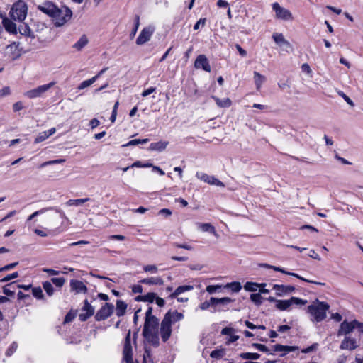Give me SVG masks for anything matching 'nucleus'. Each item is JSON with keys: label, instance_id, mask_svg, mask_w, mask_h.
Listing matches in <instances>:
<instances>
[{"label": "nucleus", "instance_id": "f257e3e1", "mask_svg": "<svg viewBox=\"0 0 363 363\" xmlns=\"http://www.w3.org/2000/svg\"><path fill=\"white\" fill-rule=\"evenodd\" d=\"M38 9L50 16L56 27L64 26L71 20L72 16V11L69 8L65 6L58 8L50 1L38 5Z\"/></svg>", "mask_w": 363, "mask_h": 363}, {"label": "nucleus", "instance_id": "f03ea898", "mask_svg": "<svg viewBox=\"0 0 363 363\" xmlns=\"http://www.w3.org/2000/svg\"><path fill=\"white\" fill-rule=\"evenodd\" d=\"M152 308L149 307L145 313V321L143 330L144 337L152 345L158 346V325L159 320L152 315Z\"/></svg>", "mask_w": 363, "mask_h": 363}, {"label": "nucleus", "instance_id": "7ed1b4c3", "mask_svg": "<svg viewBox=\"0 0 363 363\" xmlns=\"http://www.w3.org/2000/svg\"><path fill=\"white\" fill-rule=\"evenodd\" d=\"M329 307L328 303L317 300L308 306V313L313 318L315 321L321 322L326 318Z\"/></svg>", "mask_w": 363, "mask_h": 363}, {"label": "nucleus", "instance_id": "20e7f679", "mask_svg": "<svg viewBox=\"0 0 363 363\" xmlns=\"http://www.w3.org/2000/svg\"><path fill=\"white\" fill-rule=\"evenodd\" d=\"M28 8L26 3L23 1H18L14 4L11 9V17L18 21H23L27 15Z\"/></svg>", "mask_w": 363, "mask_h": 363}, {"label": "nucleus", "instance_id": "39448f33", "mask_svg": "<svg viewBox=\"0 0 363 363\" xmlns=\"http://www.w3.org/2000/svg\"><path fill=\"white\" fill-rule=\"evenodd\" d=\"M306 300L301 299L298 297H291L288 300H278L277 301L276 308L280 311L288 310L292 305H305Z\"/></svg>", "mask_w": 363, "mask_h": 363}, {"label": "nucleus", "instance_id": "423d86ee", "mask_svg": "<svg viewBox=\"0 0 363 363\" xmlns=\"http://www.w3.org/2000/svg\"><path fill=\"white\" fill-rule=\"evenodd\" d=\"M55 82H52L47 84L38 86L35 89L27 91L24 93V96L28 99H35L42 96L47 91L55 85Z\"/></svg>", "mask_w": 363, "mask_h": 363}, {"label": "nucleus", "instance_id": "0eeeda50", "mask_svg": "<svg viewBox=\"0 0 363 363\" xmlns=\"http://www.w3.org/2000/svg\"><path fill=\"white\" fill-rule=\"evenodd\" d=\"M272 9L274 11L275 16L278 19L283 21H292L294 19L291 11L281 7L277 2L272 4Z\"/></svg>", "mask_w": 363, "mask_h": 363}, {"label": "nucleus", "instance_id": "6e6552de", "mask_svg": "<svg viewBox=\"0 0 363 363\" xmlns=\"http://www.w3.org/2000/svg\"><path fill=\"white\" fill-rule=\"evenodd\" d=\"M360 323L356 320H354L351 322L343 321L340 324V329L338 330L337 335L339 336L342 335H348L352 333L354 329L359 330Z\"/></svg>", "mask_w": 363, "mask_h": 363}, {"label": "nucleus", "instance_id": "1a4fd4ad", "mask_svg": "<svg viewBox=\"0 0 363 363\" xmlns=\"http://www.w3.org/2000/svg\"><path fill=\"white\" fill-rule=\"evenodd\" d=\"M123 360L125 363H134L132 357V346L130 343V331H129L125 337L123 345Z\"/></svg>", "mask_w": 363, "mask_h": 363}, {"label": "nucleus", "instance_id": "9d476101", "mask_svg": "<svg viewBox=\"0 0 363 363\" xmlns=\"http://www.w3.org/2000/svg\"><path fill=\"white\" fill-rule=\"evenodd\" d=\"M113 312V305L112 303H106L100 309L97 311L95 319L97 321L104 320L108 318Z\"/></svg>", "mask_w": 363, "mask_h": 363}, {"label": "nucleus", "instance_id": "9b49d317", "mask_svg": "<svg viewBox=\"0 0 363 363\" xmlns=\"http://www.w3.org/2000/svg\"><path fill=\"white\" fill-rule=\"evenodd\" d=\"M155 31V28L152 26H147L144 28L140 33L138 37L136 39L137 45H143L149 41Z\"/></svg>", "mask_w": 363, "mask_h": 363}, {"label": "nucleus", "instance_id": "f8f14e48", "mask_svg": "<svg viewBox=\"0 0 363 363\" xmlns=\"http://www.w3.org/2000/svg\"><path fill=\"white\" fill-rule=\"evenodd\" d=\"M172 325L167 318H164L160 326V335L163 342H166L172 334Z\"/></svg>", "mask_w": 363, "mask_h": 363}, {"label": "nucleus", "instance_id": "ddd939ff", "mask_svg": "<svg viewBox=\"0 0 363 363\" xmlns=\"http://www.w3.org/2000/svg\"><path fill=\"white\" fill-rule=\"evenodd\" d=\"M234 300L229 297L216 298L214 308L217 311H227L229 310V305L233 303Z\"/></svg>", "mask_w": 363, "mask_h": 363}, {"label": "nucleus", "instance_id": "4468645a", "mask_svg": "<svg viewBox=\"0 0 363 363\" xmlns=\"http://www.w3.org/2000/svg\"><path fill=\"white\" fill-rule=\"evenodd\" d=\"M272 289L275 291L277 296L282 297L293 293L296 289L290 285L274 284Z\"/></svg>", "mask_w": 363, "mask_h": 363}, {"label": "nucleus", "instance_id": "2eb2a0df", "mask_svg": "<svg viewBox=\"0 0 363 363\" xmlns=\"http://www.w3.org/2000/svg\"><path fill=\"white\" fill-rule=\"evenodd\" d=\"M194 67L196 69H203L207 72H210L211 70L208 60L204 55H199L196 57L194 62Z\"/></svg>", "mask_w": 363, "mask_h": 363}, {"label": "nucleus", "instance_id": "dca6fc26", "mask_svg": "<svg viewBox=\"0 0 363 363\" xmlns=\"http://www.w3.org/2000/svg\"><path fill=\"white\" fill-rule=\"evenodd\" d=\"M358 346L359 345L354 338H352L350 336H346L342 341L340 348L341 350H353L357 348Z\"/></svg>", "mask_w": 363, "mask_h": 363}, {"label": "nucleus", "instance_id": "f3484780", "mask_svg": "<svg viewBox=\"0 0 363 363\" xmlns=\"http://www.w3.org/2000/svg\"><path fill=\"white\" fill-rule=\"evenodd\" d=\"M82 311L85 312V313H81L79 315V318L81 321L86 320L89 317H91L94 313V307L89 304L87 300L84 301V304L82 308Z\"/></svg>", "mask_w": 363, "mask_h": 363}, {"label": "nucleus", "instance_id": "a211bd4d", "mask_svg": "<svg viewBox=\"0 0 363 363\" xmlns=\"http://www.w3.org/2000/svg\"><path fill=\"white\" fill-rule=\"evenodd\" d=\"M70 289L76 294H86L87 292L86 286L81 281L72 279L70 281Z\"/></svg>", "mask_w": 363, "mask_h": 363}, {"label": "nucleus", "instance_id": "6ab92c4d", "mask_svg": "<svg viewBox=\"0 0 363 363\" xmlns=\"http://www.w3.org/2000/svg\"><path fill=\"white\" fill-rule=\"evenodd\" d=\"M272 38L275 43L279 46H285L286 48H291V43L286 40L282 33H274Z\"/></svg>", "mask_w": 363, "mask_h": 363}, {"label": "nucleus", "instance_id": "aec40b11", "mask_svg": "<svg viewBox=\"0 0 363 363\" xmlns=\"http://www.w3.org/2000/svg\"><path fill=\"white\" fill-rule=\"evenodd\" d=\"M298 350V347L296 346H285L281 345H275L273 346V351L274 352H283L281 354V357L286 355L287 353L290 352H294Z\"/></svg>", "mask_w": 363, "mask_h": 363}, {"label": "nucleus", "instance_id": "412c9836", "mask_svg": "<svg viewBox=\"0 0 363 363\" xmlns=\"http://www.w3.org/2000/svg\"><path fill=\"white\" fill-rule=\"evenodd\" d=\"M169 143L164 140H160L156 143H152L149 146V150L162 152L166 149Z\"/></svg>", "mask_w": 363, "mask_h": 363}, {"label": "nucleus", "instance_id": "4be33fe9", "mask_svg": "<svg viewBox=\"0 0 363 363\" xmlns=\"http://www.w3.org/2000/svg\"><path fill=\"white\" fill-rule=\"evenodd\" d=\"M253 75H254L253 78H254V82H255V84L256 86V89L257 91H259L262 84L266 81V77H265V76L261 74L260 73H259L258 72H256V71H255L253 72Z\"/></svg>", "mask_w": 363, "mask_h": 363}, {"label": "nucleus", "instance_id": "5701e85b", "mask_svg": "<svg viewBox=\"0 0 363 363\" xmlns=\"http://www.w3.org/2000/svg\"><path fill=\"white\" fill-rule=\"evenodd\" d=\"M140 283L147 285H162L164 281L160 277L145 278L140 281Z\"/></svg>", "mask_w": 363, "mask_h": 363}, {"label": "nucleus", "instance_id": "b1692460", "mask_svg": "<svg viewBox=\"0 0 363 363\" xmlns=\"http://www.w3.org/2000/svg\"><path fill=\"white\" fill-rule=\"evenodd\" d=\"M164 318H167L169 320H170L171 323L174 324V323L179 321L184 318V315L182 313H179L175 311L172 313L168 312Z\"/></svg>", "mask_w": 363, "mask_h": 363}, {"label": "nucleus", "instance_id": "393cba45", "mask_svg": "<svg viewBox=\"0 0 363 363\" xmlns=\"http://www.w3.org/2000/svg\"><path fill=\"white\" fill-rule=\"evenodd\" d=\"M126 308L127 304L125 302L121 300L116 301V313L117 316H123L125 313Z\"/></svg>", "mask_w": 363, "mask_h": 363}, {"label": "nucleus", "instance_id": "a878e982", "mask_svg": "<svg viewBox=\"0 0 363 363\" xmlns=\"http://www.w3.org/2000/svg\"><path fill=\"white\" fill-rule=\"evenodd\" d=\"M199 229L203 232H209L216 237H218V234L215 230V228L210 223H198Z\"/></svg>", "mask_w": 363, "mask_h": 363}, {"label": "nucleus", "instance_id": "bb28decb", "mask_svg": "<svg viewBox=\"0 0 363 363\" xmlns=\"http://www.w3.org/2000/svg\"><path fill=\"white\" fill-rule=\"evenodd\" d=\"M266 285L267 284L265 283L257 284L255 282L248 281L244 285V289L247 291H256L257 290L259 289V287L266 286Z\"/></svg>", "mask_w": 363, "mask_h": 363}, {"label": "nucleus", "instance_id": "cd10ccee", "mask_svg": "<svg viewBox=\"0 0 363 363\" xmlns=\"http://www.w3.org/2000/svg\"><path fill=\"white\" fill-rule=\"evenodd\" d=\"M88 38L85 35H83L74 44L73 48L77 50H81L88 44Z\"/></svg>", "mask_w": 363, "mask_h": 363}, {"label": "nucleus", "instance_id": "c85d7f7f", "mask_svg": "<svg viewBox=\"0 0 363 363\" xmlns=\"http://www.w3.org/2000/svg\"><path fill=\"white\" fill-rule=\"evenodd\" d=\"M213 99L215 100L216 104L221 108H228L230 107L232 104V101L229 98H225L220 99L216 96H213Z\"/></svg>", "mask_w": 363, "mask_h": 363}, {"label": "nucleus", "instance_id": "c756f323", "mask_svg": "<svg viewBox=\"0 0 363 363\" xmlns=\"http://www.w3.org/2000/svg\"><path fill=\"white\" fill-rule=\"evenodd\" d=\"M193 289V286L191 285L180 286L176 289V290L170 295L171 298H176L179 294Z\"/></svg>", "mask_w": 363, "mask_h": 363}, {"label": "nucleus", "instance_id": "7c9ffc66", "mask_svg": "<svg viewBox=\"0 0 363 363\" xmlns=\"http://www.w3.org/2000/svg\"><path fill=\"white\" fill-rule=\"evenodd\" d=\"M89 198H84V199H69L65 203L67 206H81L83 203L90 201Z\"/></svg>", "mask_w": 363, "mask_h": 363}, {"label": "nucleus", "instance_id": "2f4dec72", "mask_svg": "<svg viewBox=\"0 0 363 363\" xmlns=\"http://www.w3.org/2000/svg\"><path fill=\"white\" fill-rule=\"evenodd\" d=\"M156 298V294L155 293H148L144 296H140L136 298L137 301H142L148 303H152Z\"/></svg>", "mask_w": 363, "mask_h": 363}, {"label": "nucleus", "instance_id": "473e14b6", "mask_svg": "<svg viewBox=\"0 0 363 363\" xmlns=\"http://www.w3.org/2000/svg\"><path fill=\"white\" fill-rule=\"evenodd\" d=\"M16 284L15 282L7 284L3 288V292L5 295L12 296L15 294V287Z\"/></svg>", "mask_w": 363, "mask_h": 363}, {"label": "nucleus", "instance_id": "72a5a7b5", "mask_svg": "<svg viewBox=\"0 0 363 363\" xmlns=\"http://www.w3.org/2000/svg\"><path fill=\"white\" fill-rule=\"evenodd\" d=\"M3 24L5 29L10 33H15L16 31V26L11 20L7 18L3 20Z\"/></svg>", "mask_w": 363, "mask_h": 363}, {"label": "nucleus", "instance_id": "f704fd0d", "mask_svg": "<svg viewBox=\"0 0 363 363\" xmlns=\"http://www.w3.org/2000/svg\"><path fill=\"white\" fill-rule=\"evenodd\" d=\"M223 288L229 289L233 292L237 293L241 290L242 286L240 282L234 281V282L227 284L226 285H225L223 286Z\"/></svg>", "mask_w": 363, "mask_h": 363}, {"label": "nucleus", "instance_id": "c9c22d12", "mask_svg": "<svg viewBox=\"0 0 363 363\" xmlns=\"http://www.w3.org/2000/svg\"><path fill=\"white\" fill-rule=\"evenodd\" d=\"M215 297H211L208 301H206L199 305V308L202 311L208 309L210 307L215 306Z\"/></svg>", "mask_w": 363, "mask_h": 363}, {"label": "nucleus", "instance_id": "e433bc0d", "mask_svg": "<svg viewBox=\"0 0 363 363\" xmlns=\"http://www.w3.org/2000/svg\"><path fill=\"white\" fill-rule=\"evenodd\" d=\"M52 209H54L53 206H50V207H47V208H43L38 211H36L28 216V218H27V222L31 220L37 216L42 215V214L46 213L47 211L52 210Z\"/></svg>", "mask_w": 363, "mask_h": 363}, {"label": "nucleus", "instance_id": "4c0bfd02", "mask_svg": "<svg viewBox=\"0 0 363 363\" xmlns=\"http://www.w3.org/2000/svg\"><path fill=\"white\" fill-rule=\"evenodd\" d=\"M97 79H98V76H94L89 79L82 82L78 86V89L82 90V89H84L91 86L92 84H94L97 80Z\"/></svg>", "mask_w": 363, "mask_h": 363}, {"label": "nucleus", "instance_id": "58836bf2", "mask_svg": "<svg viewBox=\"0 0 363 363\" xmlns=\"http://www.w3.org/2000/svg\"><path fill=\"white\" fill-rule=\"evenodd\" d=\"M240 357L243 359H258L260 357L259 354L252 352H244L240 354Z\"/></svg>", "mask_w": 363, "mask_h": 363}, {"label": "nucleus", "instance_id": "ea45409f", "mask_svg": "<svg viewBox=\"0 0 363 363\" xmlns=\"http://www.w3.org/2000/svg\"><path fill=\"white\" fill-rule=\"evenodd\" d=\"M149 141V139L145 138V139H133L130 140L126 144L123 145V147H128V146H133L137 145L139 144H145Z\"/></svg>", "mask_w": 363, "mask_h": 363}, {"label": "nucleus", "instance_id": "a19ab883", "mask_svg": "<svg viewBox=\"0 0 363 363\" xmlns=\"http://www.w3.org/2000/svg\"><path fill=\"white\" fill-rule=\"evenodd\" d=\"M43 289L45 290V291L46 292V294L49 296H51L53 295V294H54V288L52 286V283H50L49 281L43 282Z\"/></svg>", "mask_w": 363, "mask_h": 363}, {"label": "nucleus", "instance_id": "79ce46f5", "mask_svg": "<svg viewBox=\"0 0 363 363\" xmlns=\"http://www.w3.org/2000/svg\"><path fill=\"white\" fill-rule=\"evenodd\" d=\"M250 298V300L257 306L261 305L262 303L263 298L259 293L252 294Z\"/></svg>", "mask_w": 363, "mask_h": 363}, {"label": "nucleus", "instance_id": "37998d69", "mask_svg": "<svg viewBox=\"0 0 363 363\" xmlns=\"http://www.w3.org/2000/svg\"><path fill=\"white\" fill-rule=\"evenodd\" d=\"M65 162V159H57V160H50V161H47V162H45L43 163H42L40 165V168H43V167H45L48 165H52V164H61V163H63Z\"/></svg>", "mask_w": 363, "mask_h": 363}, {"label": "nucleus", "instance_id": "c03bdc74", "mask_svg": "<svg viewBox=\"0 0 363 363\" xmlns=\"http://www.w3.org/2000/svg\"><path fill=\"white\" fill-rule=\"evenodd\" d=\"M32 294L34 297L38 299H43L44 298V295L43 294V290L40 287H35L32 289Z\"/></svg>", "mask_w": 363, "mask_h": 363}, {"label": "nucleus", "instance_id": "a18cd8bd", "mask_svg": "<svg viewBox=\"0 0 363 363\" xmlns=\"http://www.w3.org/2000/svg\"><path fill=\"white\" fill-rule=\"evenodd\" d=\"M143 270L145 272L155 274L158 272V268L155 264H148L143 267Z\"/></svg>", "mask_w": 363, "mask_h": 363}, {"label": "nucleus", "instance_id": "49530a36", "mask_svg": "<svg viewBox=\"0 0 363 363\" xmlns=\"http://www.w3.org/2000/svg\"><path fill=\"white\" fill-rule=\"evenodd\" d=\"M208 184H211V185H214V186H220V187H224L225 186L224 184L222 182H220V180H218L217 178H216L213 176H211V177L209 179V182H208Z\"/></svg>", "mask_w": 363, "mask_h": 363}, {"label": "nucleus", "instance_id": "de8ad7c7", "mask_svg": "<svg viewBox=\"0 0 363 363\" xmlns=\"http://www.w3.org/2000/svg\"><path fill=\"white\" fill-rule=\"evenodd\" d=\"M222 286L221 285H208L206 286V291L210 294H213L214 293H216L218 290L222 289Z\"/></svg>", "mask_w": 363, "mask_h": 363}, {"label": "nucleus", "instance_id": "09e8293b", "mask_svg": "<svg viewBox=\"0 0 363 363\" xmlns=\"http://www.w3.org/2000/svg\"><path fill=\"white\" fill-rule=\"evenodd\" d=\"M196 177L199 179H200V180H201V181H203V182H204L207 183V184H208V182H209V179H210V177H211V176H210V175H208V174H206V173H203V172H196Z\"/></svg>", "mask_w": 363, "mask_h": 363}, {"label": "nucleus", "instance_id": "8fccbe9b", "mask_svg": "<svg viewBox=\"0 0 363 363\" xmlns=\"http://www.w3.org/2000/svg\"><path fill=\"white\" fill-rule=\"evenodd\" d=\"M51 281L56 286L60 288L62 287L65 283V279L63 277L52 278Z\"/></svg>", "mask_w": 363, "mask_h": 363}, {"label": "nucleus", "instance_id": "3c124183", "mask_svg": "<svg viewBox=\"0 0 363 363\" xmlns=\"http://www.w3.org/2000/svg\"><path fill=\"white\" fill-rule=\"evenodd\" d=\"M17 344L16 342H13L10 346L6 350V355L7 357H10L11 356L16 350L17 349Z\"/></svg>", "mask_w": 363, "mask_h": 363}, {"label": "nucleus", "instance_id": "603ef678", "mask_svg": "<svg viewBox=\"0 0 363 363\" xmlns=\"http://www.w3.org/2000/svg\"><path fill=\"white\" fill-rule=\"evenodd\" d=\"M20 32L25 35H28V36L31 35V30L29 28V26L26 24H24L21 26Z\"/></svg>", "mask_w": 363, "mask_h": 363}, {"label": "nucleus", "instance_id": "864d4df0", "mask_svg": "<svg viewBox=\"0 0 363 363\" xmlns=\"http://www.w3.org/2000/svg\"><path fill=\"white\" fill-rule=\"evenodd\" d=\"M48 138L49 137L48 136L47 133L45 131L41 132L38 134V135L35 139V143H41Z\"/></svg>", "mask_w": 363, "mask_h": 363}, {"label": "nucleus", "instance_id": "5fc2aeb1", "mask_svg": "<svg viewBox=\"0 0 363 363\" xmlns=\"http://www.w3.org/2000/svg\"><path fill=\"white\" fill-rule=\"evenodd\" d=\"M18 277V273L17 272H13L12 274H9L6 277H4V278H2L0 281L1 282H7V281H9L10 280L13 279H16Z\"/></svg>", "mask_w": 363, "mask_h": 363}, {"label": "nucleus", "instance_id": "6e6d98bb", "mask_svg": "<svg viewBox=\"0 0 363 363\" xmlns=\"http://www.w3.org/2000/svg\"><path fill=\"white\" fill-rule=\"evenodd\" d=\"M337 93H338L339 96H340L341 97L343 98V99L347 103V104H349L350 106H354V102L343 91H339Z\"/></svg>", "mask_w": 363, "mask_h": 363}, {"label": "nucleus", "instance_id": "4d7b16f0", "mask_svg": "<svg viewBox=\"0 0 363 363\" xmlns=\"http://www.w3.org/2000/svg\"><path fill=\"white\" fill-rule=\"evenodd\" d=\"M274 270L276 271V272H281L283 274H287V275H290V276L296 277V278L299 277V275L298 274L294 273V272H287L284 269L281 268V267H274Z\"/></svg>", "mask_w": 363, "mask_h": 363}, {"label": "nucleus", "instance_id": "13d9d810", "mask_svg": "<svg viewBox=\"0 0 363 363\" xmlns=\"http://www.w3.org/2000/svg\"><path fill=\"white\" fill-rule=\"evenodd\" d=\"M206 18H200L194 25V29L198 30L201 27H203L206 24Z\"/></svg>", "mask_w": 363, "mask_h": 363}, {"label": "nucleus", "instance_id": "bf43d9fd", "mask_svg": "<svg viewBox=\"0 0 363 363\" xmlns=\"http://www.w3.org/2000/svg\"><path fill=\"white\" fill-rule=\"evenodd\" d=\"M18 262H13V263L7 264V265L0 268V272L8 271V270L12 269L15 267H16L18 265Z\"/></svg>", "mask_w": 363, "mask_h": 363}, {"label": "nucleus", "instance_id": "052dcab7", "mask_svg": "<svg viewBox=\"0 0 363 363\" xmlns=\"http://www.w3.org/2000/svg\"><path fill=\"white\" fill-rule=\"evenodd\" d=\"M156 90L155 87H150L149 89L144 90L141 95L143 97H146L147 96L150 95V94L155 92Z\"/></svg>", "mask_w": 363, "mask_h": 363}, {"label": "nucleus", "instance_id": "680f3d73", "mask_svg": "<svg viewBox=\"0 0 363 363\" xmlns=\"http://www.w3.org/2000/svg\"><path fill=\"white\" fill-rule=\"evenodd\" d=\"M216 4L220 8H228V7H230L228 2L226 1H224V0H218Z\"/></svg>", "mask_w": 363, "mask_h": 363}, {"label": "nucleus", "instance_id": "e2e57ef3", "mask_svg": "<svg viewBox=\"0 0 363 363\" xmlns=\"http://www.w3.org/2000/svg\"><path fill=\"white\" fill-rule=\"evenodd\" d=\"M99 124L100 122L97 118H93L89 122V125L92 129L96 128L98 125H99Z\"/></svg>", "mask_w": 363, "mask_h": 363}, {"label": "nucleus", "instance_id": "0e129e2a", "mask_svg": "<svg viewBox=\"0 0 363 363\" xmlns=\"http://www.w3.org/2000/svg\"><path fill=\"white\" fill-rule=\"evenodd\" d=\"M253 345L257 349H258L259 351H262V352H268L269 351L268 348L264 345L255 343Z\"/></svg>", "mask_w": 363, "mask_h": 363}, {"label": "nucleus", "instance_id": "69168bd1", "mask_svg": "<svg viewBox=\"0 0 363 363\" xmlns=\"http://www.w3.org/2000/svg\"><path fill=\"white\" fill-rule=\"evenodd\" d=\"M308 256L313 259H317V260H320V256L318 255V254H317L314 250H311L309 251V253H308Z\"/></svg>", "mask_w": 363, "mask_h": 363}, {"label": "nucleus", "instance_id": "338daca9", "mask_svg": "<svg viewBox=\"0 0 363 363\" xmlns=\"http://www.w3.org/2000/svg\"><path fill=\"white\" fill-rule=\"evenodd\" d=\"M23 104L20 101L16 102L13 105V109L15 112L19 111L20 110L23 109Z\"/></svg>", "mask_w": 363, "mask_h": 363}, {"label": "nucleus", "instance_id": "774afa93", "mask_svg": "<svg viewBox=\"0 0 363 363\" xmlns=\"http://www.w3.org/2000/svg\"><path fill=\"white\" fill-rule=\"evenodd\" d=\"M132 291L135 294H140L143 291V287L140 285H139V284L134 285L132 287Z\"/></svg>", "mask_w": 363, "mask_h": 363}]
</instances>
